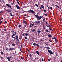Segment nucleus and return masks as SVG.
Segmentation results:
<instances>
[{
	"mask_svg": "<svg viewBox=\"0 0 62 62\" xmlns=\"http://www.w3.org/2000/svg\"><path fill=\"white\" fill-rule=\"evenodd\" d=\"M35 16L36 17L38 20H39V21L40 20V19H42V17H43V16H39L37 15H35Z\"/></svg>",
	"mask_w": 62,
	"mask_h": 62,
	"instance_id": "obj_1",
	"label": "nucleus"
},
{
	"mask_svg": "<svg viewBox=\"0 0 62 62\" xmlns=\"http://www.w3.org/2000/svg\"><path fill=\"white\" fill-rule=\"evenodd\" d=\"M14 31H12V34H13L12 36V38H13V39H16V38L14 37V36H15V34H14Z\"/></svg>",
	"mask_w": 62,
	"mask_h": 62,
	"instance_id": "obj_2",
	"label": "nucleus"
},
{
	"mask_svg": "<svg viewBox=\"0 0 62 62\" xmlns=\"http://www.w3.org/2000/svg\"><path fill=\"white\" fill-rule=\"evenodd\" d=\"M27 12H29V13H34V11L33 10H28L27 11Z\"/></svg>",
	"mask_w": 62,
	"mask_h": 62,
	"instance_id": "obj_3",
	"label": "nucleus"
},
{
	"mask_svg": "<svg viewBox=\"0 0 62 62\" xmlns=\"http://www.w3.org/2000/svg\"><path fill=\"white\" fill-rule=\"evenodd\" d=\"M48 51L49 54H53V53L52 52L51 50H48Z\"/></svg>",
	"mask_w": 62,
	"mask_h": 62,
	"instance_id": "obj_4",
	"label": "nucleus"
},
{
	"mask_svg": "<svg viewBox=\"0 0 62 62\" xmlns=\"http://www.w3.org/2000/svg\"><path fill=\"white\" fill-rule=\"evenodd\" d=\"M6 6H7V7H8L10 8L11 9H12V8H11V7L10 6V5H9V4H6Z\"/></svg>",
	"mask_w": 62,
	"mask_h": 62,
	"instance_id": "obj_5",
	"label": "nucleus"
},
{
	"mask_svg": "<svg viewBox=\"0 0 62 62\" xmlns=\"http://www.w3.org/2000/svg\"><path fill=\"white\" fill-rule=\"evenodd\" d=\"M15 7L16 8H17V9H21V8L19 7V6H18V5H16L15 6Z\"/></svg>",
	"mask_w": 62,
	"mask_h": 62,
	"instance_id": "obj_6",
	"label": "nucleus"
},
{
	"mask_svg": "<svg viewBox=\"0 0 62 62\" xmlns=\"http://www.w3.org/2000/svg\"><path fill=\"white\" fill-rule=\"evenodd\" d=\"M34 23H37V24H39V23H40V22L39 21H38V22L35 21L34 22Z\"/></svg>",
	"mask_w": 62,
	"mask_h": 62,
	"instance_id": "obj_7",
	"label": "nucleus"
},
{
	"mask_svg": "<svg viewBox=\"0 0 62 62\" xmlns=\"http://www.w3.org/2000/svg\"><path fill=\"white\" fill-rule=\"evenodd\" d=\"M16 40L17 41H19V38H18V35L16 36Z\"/></svg>",
	"mask_w": 62,
	"mask_h": 62,
	"instance_id": "obj_8",
	"label": "nucleus"
},
{
	"mask_svg": "<svg viewBox=\"0 0 62 62\" xmlns=\"http://www.w3.org/2000/svg\"><path fill=\"white\" fill-rule=\"evenodd\" d=\"M33 45L34 46H37L38 47H39V45L36 43H34Z\"/></svg>",
	"mask_w": 62,
	"mask_h": 62,
	"instance_id": "obj_9",
	"label": "nucleus"
},
{
	"mask_svg": "<svg viewBox=\"0 0 62 62\" xmlns=\"http://www.w3.org/2000/svg\"><path fill=\"white\" fill-rule=\"evenodd\" d=\"M7 59H8V61H10V59L9 58V57H8L7 58Z\"/></svg>",
	"mask_w": 62,
	"mask_h": 62,
	"instance_id": "obj_10",
	"label": "nucleus"
},
{
	"mask_svg": "<svg viewBox=\"0 0 62 62\" xmlns=\"http://www.w3.org/2000/svg\"><path fill=\"white\" fill-rule=\"evenodd\" d=\"M55 56L56 57H57V56H58V54L57 53H55Z\"/></svg>",
	"mask_w": 62,
	"mask_h": 62,
	"instance_id": "obj_11",
	"label": "nucleus"
},
{
	"mask_svg": "<svg viewBox=\"0 0 62 62\" xmlns=\"http://www.w3.org/2000/svg\"><path fill=\"white\" fill-rule=\"evenodd\" d=\"M10 50H14V48L13 47H11L10 48Z\"/></svg>",
	"mask_w": 62,
	"mask_h": 62,
	"instance_id": "obj_12",
	"label": "nucleus"
},
{
	"mask_svg": "<svg viewBox=\"0 0 62 62\" xmlns=\"http://www.w3.org/2000/svg\"><path fill=\"white\" fill-rule=\"evenodd\" d=\"M36 53H37V54H38V55H39V51H36Z\"/></svg>",
	"mask_w": 62,
	"mask_h": 62,
	"instance_id": "obj_13",
	"label": "nucleus"
},
{
	"mask_svg": "<svg viewBox=\"0 0 62 62\" xmlns=\"http://www.w3.org/2000/svg\"><path fill=\"white\" fill-rule=\"evenodd\" d=\"M45 48L47 49V50H49V49H50V48L48 46H47V47H45Z\"/></svg>",
	"mask_w": 62,
	"mask_h": 62,
	"instance_id": "obj_14",
	"label": "nucleus"
},
{
	"mask_svg": "<svg viewBox=\"0 0 62 62\" xmlns=\"http://www.w3.org/2000/svg\"><path fill=\"white\" fill-rule=\"evenodd\" d=\"M23 22L24 23H25V24H26V23H27L26 22V21H25V20H23Z\"/></svg>",
	"mask_w": 62,
	"mask_h": 62,
	"instance_id": "obj_15",
	"label": "nucleus"
},
{
	"mask_svg": "<svg viewBox=\"0 0 62 62\" xmlns=\"http://www.w3.org/2000/svg\"><path fill=\"white\" fill-rule=\"evenodd\" d=\"M4 11L3 10L1 11H0V14H3Z\"/></svg>",
	"mask_w": 62,
	"mask_h": 62,
	"instance_id": "obj_16",
	"label": "nucleus"
},
{
	"mask_svg": "<svg viewBox=\"0 0 62 62\" xmlns=\"http://www.w3.org/2000/svg\"><path fill=\"white\" fill-rule=\"evenodd\" d=\"M35 29H33V30L31 29V32H35Z\"/></svg>",
	"mask_w": 62,
	"mask_h": 62,
	"instance_id": "obj_17",
	"label": "nucleus"
},
{
	"mask_svg": "<svg viewBox=\"0 0 62 62\" xmlns=\"http://www.w3.org/2000/svg\"><path fill=\"white\" fill-rule=\"evenodd\" d=\"M40 6L42 8H43V9H44V7L43 6V5H41Z\"/></svg>",
	"mask_w": 62,
	"mask_h": 62,
	"instance_id": "obj_18",
	"label": "nucleus"
},
{
	"mask_svg": "<svg viewBox=\"0 0 62 62\" xmlns=\"http://www.w3.org/2000/svg\"><path fill=\"white\" fill-rule=\"evenodd\" d=\"M38 33H40L41 32V31H40V30H38L37 31Z\"/></svg>",
	"mask_w": 62,
	"mask_h": 62,
	"instance_id": "obj_19",
	"label": "nucleus"
},
{
	"mask_svg": "<svg viewBox=\"0 0 62 62\" xmlns=\"http://www.w3.org/2000/svg\"><path fill=\"white\" fill-rule=\"evenodd\" d=\"M46 26H47V27H52V26L50 25H49V26L47 25H46Z\"/></svg>",
	"mask_w": 62,
	"mask_h": 62,
	"instance_id": "obj_20",
	"label": "nucleus"
},
{
	"mask_svg": "<svg viewBox=\"0 0 62 62\" xmlns=\"http://www.w3.org/2000/svg\"><path fill=\"white\" fill-rule=\"evenodd\" d=\"M49 30H51L52 31H53V30L52 29H51V28L50 27L49 28Z\"/></svg>",
	"mask_w": 62,
	"mask_h": 62,
	"instance_id": "obj_21",
	"label": "nucleus"
},
{
	"mask_svg": "<svg viewBox=\"0 0 62 62\" xmlns=\"http://www.w3.org/2000/svg\"><path fill=\"white\" fill-rule=\"evenodd\" d=\"M12 45L13 46H15V44L13 43L12 44Z\"/></svg>",
	"mask_w": 62,
	"mask_h": 62,
	"instance_id": "obj_22",
	"label": "nucleus"
},
{
	"mask_svg": "<svg viewBox=\"0 0 62 62\" xmlns=\"http://www.w3.org/2000/svg\"><path fill=\"white\" fill-rule=\"evenodd\" d=\"M45 31L46 32H47V33L49 32V31L48 30H45Z\"/></svg>",
	"mask_w": 62,
	"mask_h": 62,
	"instance_id": "obj_23",
	"label": "nucleus"
},
{
	"mask_svg": "<svg viewBox=\"0 0 62 62\" xmlns=\"http://www.w3.org/2000/svg\"><path fill=\"white\" fill-rule=\"evenodd\" d=\"M6 11H7V12H11V10H6Z\"/></svg>",
	"mask_w": 62,
	"mask_h": 62,
	"instance_id": "obj_24",
	"label": "nucleus"
},
{
	"mask_svg": "<svg viewBox=\"0 0 62 62\" xmlns=\"http://www.w3.org/2000/svg\"><path fill=\"white\" fill-rule=\"evenodd\" d=\"M48 37H50V38H51V37H52V36L51 35H48Z\"/></svg>",
	"mask_w": 62,
	"mask_h": 62,
	"instance_id": "obj_25",
	"label": "nucleus"
},
{
	"mask_svg": "<svg viewBox=\"0 0 62 62\" xmlns=\"http://www.w3.org/2000/svg\"><path fill=\"white\" fill-rule=\"evenodd\" d=\"M55 7H57V8H59V6H57L56 5H55Z\"/></svg>",
	"mask_w": 62,
	"mask_h": 62,
	"instance_id": "obj_26",
	"label": "nucleus"
},
{
	"mask_svg": "<svg viewBox=\"0 0 62 62\" xmlns=\"http://www.w3.org/2000/svg\"><path fill=\"white\" fill-rule=\"evenodd\" d=\"M56 39V38L55 37H54L52 38V39Z\"/></svg>",
	"mask_w": 62,
	"mask_h": 62,
	"instance_id": "obj_27",
	"label": "nucleus"
},
{
	"mask_svg": "<svg viewBox=\"0 0 62 62\" xmlns=\"http://www.w3.org/2000/svg\"><path fill=\"white\" fill-rule=\"evenodd\" d=\"M25 35L26 36H28V33H25Z\"/></svg>",
	"mask_w": 62,
	"mask_h": 62,
	"instance_id": "obj_28",
	"label": "nucleus"
},
{
	"mask_svg": "<svg viewBox=\"0 0 62 62\" xmlns=\"http://www.w3.org/2000/svg\"><path fill=\"white\" fill-rule=\"evenodd\" d=\"M55 39V41H56V42H58V40H57V39H56H56Z\"/></svg>",
	"mask_w": 62,
	"mask_h": 62,
	"instance_id": "obj_29",
	"label": "nucleus"
},
{
	"mask_svg": "<svg viewBox=\"0 0 62 62\" xmlns=\"http://www.w3.org/2000/svg\"><path fill=\"white\" fill-rule=\"evenodd\" d=\"M10 14L11 15V16H14L13 15H12V13H10Z\"/></svg>",
	"mask_w": 62,
	"mask_h": 62,
	"instance_id": "obj_30",
	"label": "nucleus"
},
{
	"mask_svg": "<svg viewBox=\"0 0 62 62\" xmlns=\"http://www.w3.org/2000/svg\"><path fill=\"white\" fill-rule=\"evenodd\" d=\"M22 26V25H18V27H21Z\"/></svg>",
	"mask_w": 62,
	"mask_h": 62,
	"instance_id": "obj_31",
	"label": "nucleus"
},
{
	"mask_svg": "<svg viewBox=\"0 0 62 62\" xmlns=\"http://www.w3.org/2000/svg\"><path fill=\"white\" fill-rule=\"evenodd\" d=\"M1 54H4V53H3V52L2 51L1 52Z\"/></svg>",
	"mask_w": 62,
	"mask_h": 62,
	"instance_id": "obj_32",
	"label": "nucleus"
},
{
	"mask_svg": "<svg viewBox=\"0 0 62 62\" xmlns=\"http://www.w3.org/2000/svg\"><path fill=\"white\" fill-rule=\"evenodd\" d=\"M44 15H45V16H47V15L46 14H45V13H44Z\"/></svg>",
	"mask_w": 62,
	"mask_h": 62,
	"instance_id": "obj_33",
	"label": "nucleus"
},
{
	"mask_svg": "<svg viewBox=\"0 0 62 62\" xmlns=\"http://www.w3.org/2000/svg\"><path fill=\"white\" fill-rule=\"evenodd\" d=\"M35 6H36V7H39V5H37V4H35Z\"/></svg>",
	"mask_w": 62,
	"mask_h": 62,
	"instance_id": "obj_34",
	"label": "nucleus"
},
{
	"mask_svg": "<svg viewBox=\"0 0 62 62\" xmlns=\"http://www.w3.org/2000/svg\"><path fill=\"white\" fill-rule=\"evenodd\" d=\"M2 2L3 3H5V1H4V0H2Z\"/></svg>",
	"mask_w": 62,
	"mask_h": 62,
	"instance_id": "obj_35",
	"label": "nucleus"
},
{
	"mask_svg": "<svg viewBox=\"0 0 62 62\" xmlns=\"http://www.w3.org/2000/svg\"><path fill=\"white\" fill-rule=\"evenodd\" d=\"M17 3L18 4V5H20V3L18 1H17Z\"/></svg>",
	"mask_w": 62,
	"mask_h": 62,
	"instance_id": "obj_36",
	"label": "nucleus"
},
{
	"mask_svg": "<svg viewBox=\"0 0 62 62\" xmlns=\"http://www.w3.org/2000/svg\"><path fill=\"white\" fill-rule=\"evenodd\" d=\"M31 25H32V26H34V24H32V23H31Z\"/></svg>",
	"mask_w": 62,
	"mask_h": 62,
	"instance_id": "obj_37",
	"label": "nucleus"
},
{
	"mask_svg": "<svg viewBox=\"0 0 62 62\" xmlns=\"http://www.w3.org/2000/svg\"><path fill=\"white\" fill-rule=\"evenodd\" d=\"M49 41L50 42H53V41L51 40H49Z\"/></svg>",
	"mask_w": 62,
	"mask_h": 62,
	"instance_id": "obj_38",
	"label": "nucleus"
},
{
	"mask_svg": "<svg viewBox=\"0 0 62 62\" xmlns=\"http://www.w3.org/2000/svg\"><path fill=\"white\" fill-rule=\"evenodd\" d=\"M14 34H15V35H16L17 34V33L16 32H14Z\"/></svg>",
	"mask_w": 62,
	"mask_h": 62,
	"instance_id": "obj_39",
	"label": "nucleus"
},
{
	"mask_svg": "<svg viewBox=\"0 0 62 62\" xmlns=\"http://www.w3.org/2000/svg\"><path fill=\"white\" fill-rule=\"evenodd\" d=\"M41 41H44V40L42 39H41Z\"/></svg>",
	"mask_w": 62,
	"mask_h": 62,
	"instance_id": "obj_40",
	"label": "nucleus"
},
{
	"mask_svg": "<svg viewBox=\"0 0 62 62\" xmlns=\"http://www.w3.org/2000/svg\"><path fill=\"white\" fill-rule=\"evenodd\" d=\"M27 37H26V36L25 37V39H27Z\"/></svg>",
	"mask_w": 62,
	"mask_h": 62,
	"instance_id": "obj_41",
	"label": "nucleus"
},
{
	"mask_svg": "<svg viewBox=\"0 0 62 62\" xmlns=\"http://www.w3.org/2000/svg\"><path fill=\"white\" fill-rule=\"evenodd\" d=\"M30 57H32V55H31V54H30Z\"/></svg>",
	"mask_w": 62,
	"mask_h": 62,
	"instance_id": "obj_42",
	"label": "nucleus"
},
{
	"mask_svg": "<svg viewBox=\"0 0 62 62\" xmlns=\"http://www.w3.org/2000/svg\"><path fill=\"white\" fill-rule=\"evenodd\" d=\"M43 22H44V21H45V19L44 18L43 19Z\"/></svg>",
	"mask_w": 62,
	"mask_h": 62,
	"instance_id": "obj_43",
	"label": "nucleus"
},
{
	"mask_svg": "<svg viewBox=\"0 0 62 62\" xmlns=\"http://www.w3.org/2000/svg\"><path fill=\"white\" fill-rule=\"evenodd\" d=\"M44 11L45 12H46V10H44Z\"/></svg>",
	"mask_w": 62,
	"mask_h": 62,
	"instance_id": "obj_44",
	"label": "nucleus"
},
{
	"mask_svg": "<svg viewBox=\"0 0 62 62\" xmlns=\"http://www.w3.org/2000/svg\"><path fill=\"white\" fill-rule=\"evenodd\" d=\"M19 39L20 40H21V39H21V38H19Z\"/></svg>",
	"mask_w": 62,
	"mask_h": 62,
	"instance_id": "obj_45",
	"label": "nucleus"
},
{
	"mask_svg": "<svg viewBox=\"0 0 62 62\" xmlns=\"http://www.w3.org/2000/svg\"><path fill=\"white\" fill-rule=\"evenodd\" d=\"M45 44H46V45H48V44H46V43H45Z\"/></svg>",
	"mask_w": 62,
	"mask_h": 62,
	"instance_id": "obj_46",
	"label": "nucleus"
},
{
	"mask_svg": "<svg viewBox=\"0 0 62 62\" xmlns=\"http://www.w3.org/2000/svg\"><path fill=\"white\" fill-rule=\"evenodd\" d=\"M2 23V21H1L0 22V24H1Z\"/></svg>",
	"mask_w": 62,
	"mask_h": 62,
	"instance_id": "obj_47",
	"label": "nucleus"
},
{
	"mask_svg": "<svg viewBox=\"0 0 62 62\" xmlns=\"http://www.w3.org/2000/svg\"><path fill=\"white\" fill-rule=\"evenodd\" d=\"M22 47H23V46L22 45H21L20 47L21 49L22 48Z\"/></svg>",
	"mask_w": 62,
	"mask_h": 62,
	"instance_id": "obj_48",
	"label": "nucleus"
},
{
	"mask_svg": "<svg viewBox=\"0 0 62 62\" xmlns=\"http://www.w3.org/2000/svg\"><path fill=\"white\" fill-rule=\"evenodd\" d=\"M27 32H29V31H26V33H27Z\"/></svg>",
	"mask_w": 62,
	"mask_h": 62,
	"instance_id": "obj_49",
	"label": "nucleus"
},
{
	"mask_svg": "<svg viewBox=\"0 0 62 62\" xmlns=\"http://www.w3.org/2000/svg\"><path fill=\"white\" fill-rule=\"evenodd\" d=\"M4 31H6L7 30H6V29H4Z\"/></svg>",
	"mask_w": 62,
	"mask_h": 62,
	"instance_id": "obj_50",
	"label": "nucleus"
},
{
	"mask_svg": "<svg viewBox=\"0 0 62 62\" xmlns=\"http://www.w3.org/2000/svg\"><path fill=\"white\" fill-rule=\"evenodd\" d=\"M48 61L49 62L50 61V60L49 59H48Z\"/></svg>",
	"mask_w": 62,
	"mask_h": 62,
	"instance_id": "obj_51",
	"label": "nucleus"
},
{
	"mask_svg": "<svg viewBox=\"0 0 62 62\" xmlns=\"http://www.w3.org/2000/svg\"><path fill=\"white\" fill-rule=\"evenodd\" d=\"M46 24H48V23H47V22H46Z\"/></svg>",
	"mask_w": 62,
	"mask_h": 62,
	"instance_id": "obj_52",
	"label": "nucleus"
},
{
	"mask_svg": "<svg viewBox=\"0 0 62 62\" xmlns=\"http://www.w3.org/2000/svg\"><path fill=\"white\" fill-rule=\"evenodd\" d=\"M40 9H42V7H40Z\"/></svg>",
	"mask_w": 62,
	"mask_h": 62,
	"instance_id": "obj_53",
	"label": "nucleus"
},
{
	"mask_svg": "<svg viewBox=\"0 0 62 62\" xmlns=\"http://www.w3.org/2000/svg\"><path fill=\"white\" fill-rule=\"evenodd\" d=\"M5 23H7V21H5Z\"/></svg>",
	"mask_w": 62,
	"mask_h": 62,
	"instance_id": "obj_54",
	"label": "nucleus"
},
{
	"mask_svg": "<svg viewBox=\"0 0 62 62\" xmlns=\"http://www.w3.org/2000/svg\"><path fill=\"white\" fill-rule=\"evenodd\" d=\"M0 58H2V59H4V58L2 57H1Z\"/></svg>",
	"mask_w": 62,
	"mask_h": 62,
	"instance_id": "obj_55",
	"label": "nucleus"
},
{
	"mask_svg": "<svg viewBox=\"0 0 62 62\" xmlns=\"http://www.w3.org/2000/svg\"><path fill=\"white\" fill-rule=\"evenodd\" d=\"M30 27H32V25H30Z\"/></svg>",
	"mask_w": 62,
	"mask_h": 62,
	"instance_id": "obj_56",
	"label": "nucleus"
},
{
	"mask_svg": "<svg viewBox=\"0 0 62 62\" xmlns=\"http://www.w3.org/2000/svg\"><path fill=\"white\" fill-rule=\"evenodd\" d=\"M42 61H44V60H43V59H42Z\"/></svg>",
	"mask_w": 62,
	"mask_h": 62,
	"instance_id": "obj_57",
	"label": "nucleus"
},
{
	"mask_svg": "<svg viewBox=\"0 0 62 62\" xmlns=\"http://www.w3.org/2000/svg\"><path fill=\"white\" fill-rule=\"evenodd\" d=\"M50 9H53V8H52V7H50Z\"/></svg>",
	"mask_w": 62,
	"mask_h": 62,
	"instance_id": "obj_58",
	"label": "nucleus"
},
{
	"mask_svg": "<svg viewBox=\"0 0 62 62\" xmlns=\"http://www.w3.org/2000/svg\"><path fill=\"white\" fill-rule=\"evenodd\" d=\"M5 49L6 50V51H8V50L7 48H6Z\"/></svg>",
	"mask_w": 62,
	"mask_h": 62,
	"instance_id": "obj_59",
	"label": "nucleus"
},
{
	"mask_svg": "<svg viewBox=\"0 0 62 62\" xmlns=\"http://www.w3.org/2000/svg\"><path fill=\"white\" fill-rule=\"evenodd\" d=\"M11 57H12L11 56L10 57H9V58H11Z\"/></svg>",
	"mask_w": 62,
	"mask_h": 62,
	"instance_id": "obj_60",
	"label": "nucleus"
},
{
	"mask_svg": "<svg viewBox=\"0 0 62 62\" xmlns=\"http://www.w3.org/2000/svg\"><path fill=\"white\" fill-rule=\"evenodd\" d=\"M28 52H30L29 50V49H28Z\"/></svg>",
	"mask_w": 62,
	"mask_h": 62,
	"instance_id": "obj_61",
	"label": "nucleus"
},
{
	"mask_svg": "<svg viewBox=\"0 0 62 62\" xmlns=\"http://www.w3.org/2000/svg\"><path fill=\"white\" fill-rule=\"evenodd\" d=\"M21 4H23V2H21Z\"/></svg>",
	"mask_w": 62,
	"mask_h": 62,
	"instance_id": "obj_62",
	"label": "nucleus"
},
{
	"mask_svg": "<svg viewBox=\"0 0 62 62\" xmlns=\"http://www.w3.org/2000/svg\"><path fill=\"white\" fill-rule=\"evenodd\" d=\"M17 44H19V42H17Z\"/></svg>",
	"mask_w": 62,
	"mask_h": 62,
	"instance_id": "obj_63",
	"label": "nucleus"
},
{
	"mask_svg": "<svg viewBox=\"0 0 62 62\" xmlns=\"http://www.w3.org/2000/svg\"><path fill=\"white\" fill-rule=\"evenodd\" d=\"M1 20H3V18L2 17H1Z\"/></svg>",
	"mask_w": 62,
	"mask_h": 62,
	"instance_id": "obj_64",
	"label": "nucleus"
}]
</instances>
